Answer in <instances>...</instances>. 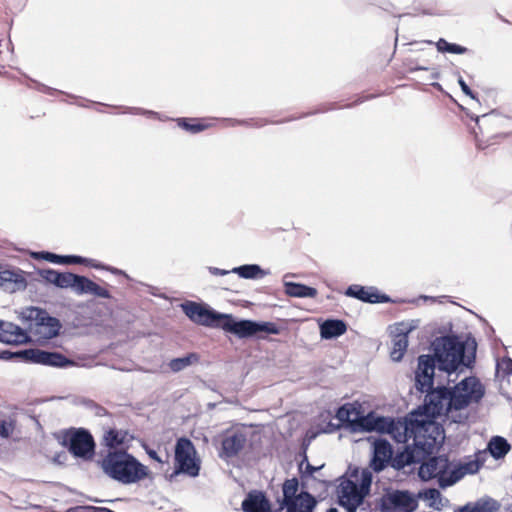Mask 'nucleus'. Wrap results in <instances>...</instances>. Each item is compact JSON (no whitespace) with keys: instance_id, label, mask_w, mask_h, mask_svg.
I'll use <instances>...</instances> for the list:
<instances>
[{"instance_id":"1","label":"nucleus","mask_w":512,"mask_h":512,"mask_svg":"<svg viewBox=\"0 0 512 512\" xmlns=\"http://www.w3.org/2000/svg\"><path fill=\"white\" fill-rule=\"evenodd\" d=\"M366 431L389 434L397 443H406L412 439L413 445L436 449L444 439L443 432L433 421L408 418L393 419L372 414L361 421Z\"/></svg>"},{"instance_id":"2","label":"nucleus","mask_w":512,"mask_h":512,"mask_svg":"<svg viewBox=\"0 0 512 512\" xmlns=\"http://www.w3.org/2000/svg\"><path fill=\"white\" fill-rule=\"evenodd\" d=\"M434 371L435 365L431 356L421 355L415 372V387L420 392H428L424 401L426 415L432 418L444 415L453 423H464L465 416L454 411L450 389L446 387L432 389Z\"/></svg>"},{"instance_id":"3","label":"nucleus","mask_w":512,"mask_h":512,"mask_svg":"<svg viewBox=\"0 0 512 512\" xmlns=\"http://www.w3.org/2000/svg\"><path fill=\"white\" fill-rule=\"evenodd\" d=\"M434 361L438 363V368L447 372L449 375L456 371H462L463 368H469L475 360V346L471 352L466 353V347L463 342L456 337L445 336L437 338L433 342Z\"/></svg>"},{"instance_id":"4","label":"nucleus","mask_w":512,"mask_h":512,"mask_svg":"<svg viewBox=\"0 0 512 512\" xmlns=\"http://www.w3.org/2000/svg\"><path fill=\"white\" fill-rule=\"evenodd\" d=\"M101 467L111 479L130 485L148 476V468L126 451L109 452L102 460Z\"/></svg>"},{"instance_id":"5","label":"nucleus","mask_w":512,"mask_h":512,"mask_svg":"<svg viewBox=\"0 0 512 512\" xmlns=\"http://www.w3.org/2000/svg\"><path fill=\"white\" fill-rule=\"evenodd\" d=\"M23 315L30 323L28 330L20 327L26 336V340L22 344L31 341L43 345L58 335L61 324L58 319L49 316L46 311L30 307L24 311Z\"/></svg>"},{"instance_id":"6","label":"nucleus","mask_w":512,"mask_h":512,"mask_svg":"<svg viewBox=\"0 0 512 512\" xmlns=\"http://www.w3.org/2000/svg\"><path fill=\"white\" fill-rule=\"evenodd\" d=\"M372 474L368 469L356 471L350 478L342 481L338 488L340 505L347 512H356L364 497L369 493Z\"/></svg>"},{"instance_id":"7","label":"nucleus","mask_w":512,"mask_h":512,"mask_svg":"<svg viewBox=\"0 0 512 512\" xmlns=\"http://www.w3.org/2000/svg\"><path fill=\"white\" fill-rule=\"evenodd\" d=\"M454 411L460 412L468 418L467 407L478 403L485 394V388L476 377H466L450 389Z\"/></svg>"},{"instance_id":"8","label":"nucleus","mask_w":512,"mask_h":512,"mask_svg":"<svg viewBox=\"0 0 512 512\" xmlns=\"http://www.w3.org/2000/svg\"><path fill=\"white\" fill-rule=\"evenodd\" d=\"M175 470L170 475L172 480L179 474H185L195 478L199 475L201 460L197 456L194 444L188 438H179L175 445L174 453Z\"/></svg>"},{"instance_id":"9","label":"nucleus","mask_w":512,"mask_h":512,"mask_svg":"<svg viewBox=\"0 0 512 512\" xmlns=\"http://www.w3.org/2000/svg\"><path fill=\"white\" fill-rule=\"evenodd\" d=\"M220 328L239 338L251 337L259 332L278 334V327L272 322H256L252 320L236 321L232 315L223 314Z\"/></svg>"},{"instance_id":"10","label":"nucleus","mask_w":512,"mask_h":512,"mask_svg":"<svg viewBox=\"0 0 512 512\" xmlns=\"http://www.w3.org/2000/svg\"><path fill=\"white\" fill-rule=\"evenodd\" d=\"M298 486L296 478L288 479L283 484V504L287 508L286 512H313L316 505L315 498L308 492L297 495Z\"/></svg>"},{"instance_id":"11","label":"nucleus","mask_w":512,"mask_h":512,"mask_svg":"<svg viewBox=\"0 0 512 512\" xmlns=\"http://www.w3.org/2000/svg\"><path fill=\"white\" fill-rule=\"evenodd\" d=\"M181 308L184 314L195 324L209 328H220L224 313H219L193 301L183 303Z\"/></svg>"},{"instance_id":"12","label":"nucleus","mask_w":512,"mask_h":512,"mask_svg":"<svg viewBox=\"0 0 512 512\" xmlns=\"http://www.w3.org/2000/svg\"><path fill=\"white\" fill-rule=\"evenodd\" d=\"M64 442L68 445L69 451L76 457L90 459L94 455V439L85 429L79 428L67 431Z\"/></svg>"},{"instance_id":"13","label":"nucleus","mask_w":512,"mask_h":512,"mask_svg":"<svg viewBox=\"0 0 512 512\" xmlns=\"http://www.w3.org/2000/svg\"><path fill=\"white\" fill-rule=\"evenodd\" d=\"M418 506L417 499L408 491H392L382 496V512H413Z\"/></svg>"},{"instance_id":"14","label":"nucleus","mask_w":512,"mask_h":512,"mask_svg":"<svg viewBox=\"0 0 512 512\" xmlns=\"http://www.w3.org/2000/svg\"><path fill=\"white\" fill-rule=\"evenodd\" d=\"M247 442V431L244 428L235 427L226 430L221 436V449L219 457L230 459L237 456Z\"/></svg>"},{"instance_id":"15","label":"nucleus","mask_w":512,"mask_h":512,"mask_svg":"<svg viewBox=\"0 0 512 512\" xmlns=\"http://www.w3.org/2000/svg\"><path fill=\"white\" fill-rule=\"evenodd\" d=\"M484 453H478L474 459H470L454 466L450 471H446L444 476L440 477V487L446 488L454 485L465 475L475 474L484 463Z\"/></svg>"},{"instance_id":"16","label":"nucleus","mask_w":512,"mask_h":512,"mask_svg":"<svg viewBox=\"0 0 512 512\" xmlns=\"http://www.w3.org/2000/svg\"><path fill=\"white\" fill-rule=\"evenodd\" d=\"M415 328L413 322L397 323L391 328L392 347L390 357L393 361L398 362L403 358L408 347V334Z\"/></svg>"},{"instance_id":"17","label":"nucleus","mask_w":512,"mask_h":512,"mask_svg":"<svg viewBox=\"0 0 512 512\" xmlns=\"http://www.w3.org/2000/svg\"><path fill=\"white\" fill-rule=\"evenodd\" d=\"M423 448L424 447L419 445H413V442L408 444L402 452H398L395 457L392 458V467L399 470L412 463L420 462L435 450Z\"/></svg>"},{"instance_id":"18","label":"nucleus","mask_w":512,"mask_h":512,"mask_svg":"<svg viewBox=\"0 0 512 512\" xmlns=\"http://www.w3.org/2000/svg\"><path fill=\"white\" fill-rule=\"evenodd\" d=\"M27 287L25 272L20 269L0 270V289L7 293L23 291Z\"/></svg>"},{"instance_id":"19","label":"nucleus","mask_w":512,"mask_h":512,"mask_svg":"<svg viewBox=\"0 0 512 512\" xmlns=\"http://www.w3.org/2000/svg\"><path fill=\"white\" fill-rule=\"evenodd\" d=\"M448 469L449 461L446 457H432L427 462L421 464L418 475L424 481L438 478V483L440 484V477L444 476Z\"/></svg>"},{"instance_id":"20","label":"nucleus","mask_w":512,"mask_h":512,"mask_svg":"<svg viewBox=\"0 0 512 512\" xmlns=\"http://www.w3.org/2000/svg\"><path fill=\"white\" fill-rule=\"evenodd\" d=\"M392 447L386 440H376L374 442L373 457L371 459V468L376 471H382L389 462L392 463Z\"/></svg>"},{"instance_id":"21","label":"nucleus","mask_w":512,"mask_h":512,"mask_svg":"<svg viewBox=\"0 0 512 512\" xmlns=\"http://www.w3.org/2000/svg\"><path fill=\"white\" fill-rule=\"evenodd\" d=\"M345 294L349 297H353L369 303H384L389 300L387 296L378 294L375 288L363 287L360 285L349 286Z\"/></svg>"},{"instance_id":"22","label":"nucleus","mask_w":512,"mask_h":512,"mask_svg":"<svg viewBox=\"0 0 512 512\" xmlns=\"http://www.w3.org/2000/svg\"><path fill=\"white\" fill-rule=\"evenodd\" d=\"M26 340L25 334L14 323L0 320V342L19 345Z\"/></svg>"},{"instance_id":"23","label":"nucleus","mask_w":512,"mask_h":512,"mask_svg":"<svg viewBox=\"0 0 512 512\" xmlns=\"http://www.w3.org/2000/svg\"><path fill=\"white\" fill-rule=\"evenodd\" d=\"M244 512H271L269 501L263 493L250 492L242 502Z\"/></svg>"},{"instance_id":"24","label":"nucleus","mask_w":512,"mask_h":512,"mask_svg":"<svg viewBox=\"0 0 512 512\" xmlns=\"http://www.w3.org/2000/svg\"><path fill=\"white\" fill-rule=\"evenodd\" d=\"M78 295H92L98 298L109 299L111 298V293L106 287L100 286L96 282L90 280L89 278L82 276L79 289L77 292Z\"/></svg>"},{"instance_id":"25","label":"nucleus","mask_w":512,"mask_h":512,"mask_svg":"<svg viewBox=\"0 0 512 512\" xmlns=\"http://www.w3.org/2000/svg\"><path fill=\"white\" fill-rule=\"evenodd\" d=\"M32 354V360L36 363L43 364V365H49V366H56V367H63L66 364L69 363V361L60 353L56 352H45L40 350L31 351Z\"/></svg>"},{"instance_id":"26","label":"nucleus","mask_w":512,"mask_h":512,"mask_svg":"<svg viewBox=\"0 0 512 512\" xmlns=\"http://www.w3.org/2000/svg\"><path fill=\"white\" fill-rule=\"evenodd\" d=\"M500 504L491 497H483L476 502H470L459 509V512H497Z\"/></svg>"},{"instance_id":"27","label":"nucleus","mask_w":512,"mask_h":512,"mask_svg":"<svg viewBox=\"0 0 512 512\" xmlns=\"http://www.w3.org/2000/svg\"><path fill=\"white\" fill-rule=\"evenodd\" d=\"M285 293L290 297L295 298H314L317 295V290L313 287L306 286L301 283L284 281Z\"/></svg>"},{"instance_id":"28","label":"nucleus","mask_w":512,"mask_h":512,"mask_svg":"<svg viewBox=\"0 0 512 512\" xmlns=\"http://www.w3.org/2000/svg\"><path fill=\"white\" fill-rule=\"evenodd\" d=\"M346 332V324L341 320H326L320 325V335L323 339H332Z\"/></svg>"},{"instance_id":"29","label":"nucleus","mask_w":512,"mask_h":512,"mask_svg":"<svg viewBox=\"0 0 512 512\" xmlns=\"http://www.w3.org/2000/svg\"><path fill=\"white\" fill-rule=\"evenodd\" d=\"M231 272L244 279H260L269 274L268 271L263 270L257 264H246L234 267Z\"/></svg>"},{"instance_id":"30","label":"nucleus","mask_w":512,"mask_h":512,"mask_svg":"<svg viewBox=\"0 0 512 512\" xmlns=\"http://www.w3.org/2000/svg\"><path fill=\"white\" fill-rule=\"evenodd\" d=\"M488 449L495 459H500L509 452L510 445L505 438L494 436L488 443Z\"/></svg>"},{"instance_id":"31","label":"nucleus","mask_w":512,"mask_h":512,"mask_svg":"<svg viewBox=\"0 0 512 512\" xmlns=\"http://www.w3.org/2000/svg\"><path fill=\"white\" fill-rule=\"evenodd\" d=\"M104 444L109 448H117L128 441V433L122 430L110 429L103 437Z\"/></svg>"},{"instance_id":"32","label":"nucleus","mask_w":512,"mask_h":512,"mask_svg":"<svg viewBox=\"0 0 512 512\" xmlns=\"http://www.w3.org/2000/svg\"><path fill=\"white\" fill-rule=\"evenodd\" d=\"M82 276L70 272L58 274L56 286L59 288H71L76 294L79 289Z\"/></svg>"},{"instance_id":"33","label":"nucleus","mask_w":512,"mask_h":512,"mask_svg":"<svg viewBox=\"0 0 512 512\" xmlns=\"http://www.w3.org/2000/svg\"><path fill=\"white\" fill-rule=\"evenodd\" d=\"M337 418L340 421H347L351 423L359 422V426L363 428L361 421L364 417L360 418L358 412L351 404H346L340 407L337 411Z\"/></svg>"},{"instance_id":"34","label":"nucleus","mask_w":512,"mask_h":512,"mask_svg":"<svg viewBox=\"0 0 512 512\" xmlns=\"http://www.w3.org/2000/svg\"><path fill=\"white\" fill-rule=\"evenodd\" d=\"M198 361V356L195 353H190L187 356L172 359L169 362V367L173 372H179L189 367Z\"/></svg>"},{"instance_id":"35","label":"nucleus","mask_w":512,"mask_h":512,"mask_svg":"<svg viewBox=\"0 0 512 512\" xmlns=\"http://www.w3.org/2000/svg\"><path fill=\"white\" fill-rule=\"evenodd\" d=\"M424 498L429 501V506L436 510L444 507V499L437 489H428L424 492Z\"/></svg>"},{"instance_id":"36","label":"nucleus","mask_w":512,"mask_h":512,"mask_svg":"<svg viewBox=\"0 0 512 512\" xmlns=\"http://www.w3.org/2000/svg\"><path fill=\"white\" fill-rule=\"evenodd\" d=\"M437 50L439 52H448L453 54H464L466 52V48L457 44H452L447 42L445 39H439L436 43Z\"/></svg>"},{"instance_id":"37","label":"nucleus","mask_w":512,"mask_h":512,"mask_svg":"<svg viewBox=\"0 0 512 512\" xmlns=\"http://www.w3.org/2000/svg\"><path fill=\"white\" fill-rule=\"evenodd\" d=\"M14 431L13 422L7 418H0V436L8 438Z\"/></svg>"},{"instance_id":"38","label":"nucleus","mask_w":512,"mask_h":512,"mask_svg":"<svg viewBox=\"0 0 512 512\" xmlns=\"http://www.w3.org/2000/svg\"><path fill=\"white\" fill-rule=\"evenodd\" d=\"M33 256L35 258H43L47 261H50L52 263H57V264H63L64 263V256H60V255H56V254H53V253H50V252H41V253H34Z\"/></svg>"},{"instance_id":"39","label":"nucleus","mask_w":512,"mask_h":512,"mask_svg":"<svg viewBox=\"0 0 512 512\" xmlns=\"http://www.w3.org/2000/svg\"><path fill=\"white\" fill-rule=\"evenodd\" d=\"M497 369L505 375L512 374V359L504 357L497 362Z\"/></svg>"},{"instance_id":"40","label":"nucleus","mask_w":512,"mask_h":512,"mask_svg":"<svg viewBox=\"0 0 512 512\" xmlns=\"http://www.w3.org/2000/svg\"><path fill=\"white\" fill-rule=\"evenodd\" d=\"M40 276L47 282L54 284L56 286L57 277L59 272L52 269H43L40 272Z\"/></svg>"},{"instance_id":"41","label":"nucleus","mask_w":512,"mask_h":512,"mask_svg":"<svg viewBox=\"0 0 512 512\" xmlns=\"http://www.w3.org/2000/svg\"><path fill=\"white\" fill-rule=\"evenodd\" d=\"M320 468H321V466L315 467V466L311 465L308 462L307 457H305L304 460L299 465V469L301 470V472L304 475H308V476L313 475V473L316 472L317 470H319Z\"/></svg>"},{"instance_id":"42","label":"nucleus","mask_w":512,"mask_h":512,"mask_svg":"<svg viewBox=\"0 0 512 512\" xmlns=\"http://www.w3.org/2000/svg\"><path fill=\"white\" fill-rule=\"evenodd\" d=\"M84 264L88 265L90 267L96 268V269H106V267H104L101 263L97 262L94 259H88L87 258V261L84 262ZM107 270H109V271H111L112 273H115V274L120 273V271L115 269V268H107Z\"/></svg>"},{"instance_id":"43","label":"nucleus","mask_w":512,"mask_h":512,"mask_svg":"<svg viewBox=\"0 0 512 512\" xmlns=\"http://www.w3.org/2000/svg\"><path fill=\"white\" fill-rule=\"evenodd\" d=\"M63 264H84L87 261V258H83L81 256L69 255L64 256Z\"/></svg>"},{"instance_id":"44","label":"nucleus","mask_w":512,"mask_h":512,"mask_svg":"<svg viewBox=\"0 0 512 512\" xmlns=\"http://www.w3.org/2000/svg\"><path fill=\"white\" fill-rule=\"evenodd\" d=\"M458 83H459L463 93H465L470 98L475 99L474 93L472 92V90L469 88V86L466 84V82L463 80L462 77H459Z\"/></svg>"},{"instance_id":"45","label":"nucleus","mask_w":512,"mask_h":512,"mask_svg":"<svg viewBox=\"0 0 512 512\" xmlns=\"http://www.w3.org/2000/svg\"><path fill=\"white\" fill-rule=\"evenodd\" d=\"M208 271L212 275H218V276H225V275H228L229 273H232L231 270L220 269L217 267H208Z\"/></svg>"},{"instance_id":"46","label":"nucleus","mask_w":512,"mask_h":512,"mask_svg":"<svg viewBox=\"0 0 512 512\" xmlns=\"http://www.w3.org/2000/svg\"><path fill=\"white\" fill-rule=\"evenodd\" d=\"M207 127H208L207 125L200 124V123L192 124V126L189 127V131L192 133H197V132H200V131L206 129Z\"/></svg>"},{"instance_id":"47","label":"nucleus","mask_w":512,"mask_h":512,"mask_svg":"<svg viewBox=\"0 0 512 512\" xmlns=\"http://www.w3.org/2000/svg\"><path fill=\"white\" fill-rule=\"evenodd\" d=\"M147 454L149 455V457L153 460H156L160 463H163V460L158 456L157 452L154 451V450H147Z\"/></svg>"},{"instance_id":"48","label":"nucleus","mask_w":512,"mask_h":512,"mask_svg":"<svg viewBox=\"0 0 512 512\" xmlns=\"http://www.w3.org/2000/svg\"><path fill=\"white\" fill-rule=\"evenodd\" d=\"M179 126L183 127L187 131H189V127H191L192 124L188 123L185 119H180L179 120Z\"/></svg>"},{"instance_id":"49","label":"nucleus","mask_w":512,"mask_h":512,"mask_svg":"<svg viewBox=\"0 0 512 512\" xmlns=\"http://www.w3.org/2000/svg\"><path fill=\"white\" fill-rule=\"evenodd\" d=\"M88 508L89 507H86V508L79 507V508L70 509V510H68V512H92V510H89Z\"/></svg>"},{"instance_id":"50","label":"nucleus","mask_w":512,"mask_h":512,"mask_svg":"<svg viewBox=\"0 0 512 512\" xmlns=\"http://www.w3.org/2000/svg\"><path fill=\"white\" fill-rule=\"evenodd\" d=\"M11 356V354L9 352H3L1 355H0V358L1 359H9Z\"/></svg>"},{"instance_id":"51","label":"nucleus","mask_w":512,"mask_h":512,"mask_svg":"<svg viewBox=\"0 0 512 512\" xmlns=\"http://www.w3.org/2000/svg\"><path fill=\"white\" fill-rule=\"evenodd\" d=\"M144 114H148V115H156V113L152 112V111H143Z\"/></svg>"},{"instance_id":"52","label":"nucleus","mask_w":512,"mask_h":512,"mask_svg":"<svg viewBox=\"0 0 512 512\" xmlns=\"http://www.w3.org/2000/svg\"><path fill=\"white\" fill-rule=\"evenodd\" d=\"M328 512H337L336 509H330Z\"/></svg>"}]
</instances>
